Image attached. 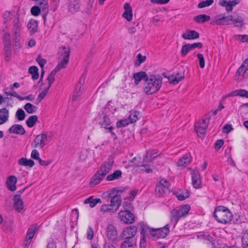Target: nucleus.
Masks as SVG:
<instances>
[{"label":"nucleus","mask_w":248,"mask_h":248,"mask_svg":"<svg viewBox=\"0 0 248 248\" xmlns=\"http://www.w3.org/2000/svg\"><path fill=\"white\" fill-rule=\"evenodd\" d=\"M232 19V15L222 16L217 19L215 22L217 25H228L230 24V21Z\"/></svg>","instance_id":"26"},{"label":"nucleus","mask_w":248,"mask_h":248,"mask_svg":"<svg viewBox=\"0 0 248 248\" xmlns=\"http://www.w3.org/2000/svg\"><path fill=\"white\" fill-rule=\"evenodd\" d=\"M182 37L186 40H194L200 37V34L195 30H187L182 35Z\"/></svg>","instance_id":"18"},{"label":"nucleus","mask_w":248,"mask_h":248,"mask_svg":"<svg viewBox=\"0 0 248 248\" xmlns=\"http://www.w3.org/2000/svg\"><path fill=\"white\" fill-rule=\"evenodd\" d=\"M14 33L20 32V26L19 24V21L18 19H16L14 21V24L13 27Z\"/></svg>","instance_id":"62"},{"label":"nucleus","mask_w":248,"mask_h":248,"mask_svg":"<svg viewBox=\"0 0 248 248\" xmlns=\"http://www.w3.org/2000/svg\"><path fill=\"white\" fill-rule=\"evenodd\" d=\"M124 12L122 16L126 19L127 21H130L133 18L132 9L129 3H125L124 4Z\"/></svg>","instance_id":"16"},{"label":"nucleus","mask_w":248,"mask_h":248,"mask_svg":"<svg viewBox=\"0 0 248 248\" xmlns=\"http://www.w3.org/2000/svg\"><path fill=\"white\" fill-rule=\"evenodd\" d=\"M28 72L31 75V78L33 79H37L38 78L39 74L38 72V68L36 66H31L29 67Z\"/></svg>","instance_id":"38"},{"label":"nucleus","mask_w":248,"mask_h":248,"mask_svg":"<svg viewBox=\"0 0 248 248\" xmlns=\"http://www.w3.org/2000/svg\"><path fill=\"white\" fill-rule=\"evenodd\" d=\"M191 160V157L190 154L185 155L182 158L179 159L177 162L178 166L183 168L186 167Z\"/></svg>","instance_id":"25"},{"label":"nucleus","mask_w":248,"mask_h":248,"mask_svg":"<svg viewBox=\"0 0 248 248\" xmlns=\"http://www.w3.org/2000/svg\"><path fill=\"white\" fill-rule=\"evenodd\" d=\"M4 44V51L5 55V60L8 61L11 57V43Z\"/></svg>","instance_id":"36"},{"label":"nucleus","mask_w":248,"mask_h":248,"mask_svg":"<svg viewBox=\"0 0 248 248\" xmlns=\"http://www.w3.org/2000/svg\"><path fill=\"white\" fill-rule=\"evenodd\" d=\"M179 212L177 209H173L170 212V220L171 221L175 226L177 223L179 219L181 218Z\"/></svg>","instance_id":"31"},{"label":"nucleus","mask_w":248,"mask_h":248,"mask_svg":"<svg viewBox=\"0 0 248 248\" xmlns=\"http://www.w3.org/2000/svg\"><path fill=\"white\" fill-rule=\"evenodd\" d=\"M41 1L38 3L39 5V7L42 9L43 15V17L44 19V21L46 20V16L48 13V0H40Z\"/></svg>","instance_id":"27"},{"label":"nucleus","mask_w":248,"mask_h":248,"mask_svg":"<svg viewBox=\"0 0 248 248\" xmlns=\"http://www.w3.org/2000/svg\"><path fill=\"white\" fill-rule=\"evenodd\" d=\"M214 2V0H206L200 2L198 5L199 8H203L210 6Z\"/></svg>","instance_id":"50"},{"label":"nucleus","mask_w":248,"mask_h":248,"mask_svg":"<svg viewBox=\"0 0 248 248\" xmlns=\"http://www.w3.org/2000/svg\"><path fill=\"white\" fill-rule=\"evenodd\" d=\"M38 120L37 115H32L29 117L26 121V124L29 127H32L36 124Z\"/></svg>","instance_id":"41"},{"label":"nucleus","mask_w":248,"mask_h":248,"mask_svg":"<svg viewBox=\"0 0 248 248\" xmlns=\"http://www.w3.org/2000/svg\"><path fill=\"white\" fill-rule=\"evenodd\" d=\"M163 78L159 74L149 75L143 84V92L147 95L157 93L162 84Z\"/></svg>","instance_id":"1"},{"label":"nucleus","mask_w":248,"mask_h":248,"mask_svg":"<svg viewBox=\"0 0 248 248\" xmlns=\"http://www.w3.org/2000/svg\"><path fill=\"white\" fill-rule=\"evenodd\" d=\"M233 24L235 25V27L241 28L244 24V19L240 16L234 17L233 16H232V19L231 20Z\"/></svg>","instance_id":"39"},{"label":"nucleus","mask_w":248,"mask_h":248,"mask_svg":"<svg viewBox=\"0 0 248 248\" xmlns=\"http://www.w3.org/2000/svg\"><path fill=\"white\" fill-rule=\"evenodd\" d=\"M110 199V205L118 210L122 203V199L120 196L116 194L113 195Z\"/></svg>","instance_id":"22"},{"label":"nucleus","mask_w":248,"mask_h":248,"mask_svg":"<svg viewBox=\"0 0 248 248\" xmlns=\"http://www.w3.org/2000/svg\"><path fill=\"white\" fill-rule=\"evenodd\" d=\"M238 3H239V0H232L229 1L226 0H220L219 1V4L225 7L226 10L228 12H231L233 9V7Z\"/></svg>","instance_id":"11"},{"label":"nucleus","mask_w":248,"mask_h":248,"mask_svg":"<svg viewBox=\"0 0 248 248\" xmlns=\"http://www.w3.org/2000/svg\"><path fill=\"white\" fill-rule=\"evenodd\" d=\"M207 128L200 125H195V130L196 131L197 133H200L203 137L204 136V134L206 131Z\"/></svg>","instance_id":"52"},{"label":"nucleus","mask_w":248,"mask_h":248,"mask_svg":"<svg viewBox=\"0 0 248 248\" xmlns=\"http://www.w3.org/2000/svg\"><path fill=\"white\" fill-rule=\"evenodd\" d=\"M118 215L120 220L125 224H132L135 221V216L130 211L122 210Z\"/></svg>","instance_id":"7"},{"label":"nucleus","mask_w":248,"mask_h":248,"mask_svg":"<svg viewBox=\"0 0 248 248\" xmlns=\"http://www.w3.org/2000/svg\"><path fill=\"white\" fill-rule=\"evenodd\" d=\"M140 238H146V232L147 229H149L148 227L145 225L143 223L140 222Z\"/></svg>","instance_id":"54"},{"label":"nucleus","mask_w":248,"mask_h":248,"mask_svg":"<svg viewBox=\"0 0 248 248\" xmlns=\"http://www.w3.org/2000/svg\"><path fill=\"white\" fill-rule=\"evenodd\" d=\"M19 165L23 166H29L30 167H32L34 165V162L30 159H28L26 158L22 157L19 159L18 161Z\"/></svg>","instance_id":"33"},{"label":"nucleus","mask_w":248,"mask_h":248,"mask_svg":"<svg viewBox=\"0 0 248 248\" xmlns=\"http://www.w3.org/2000/svg\"><path fill=\"white\" fill-rule=\"evenodd\" d=\"M197 238L202 241L204 243L207 244H211L213 248H214L215 246V240L214 238L211 236L208 233H203L197 235Z\"/></svg>","instance_id":"15"},{"label":"nucleus","mask_w":248,"mask_h":248,"mask_svg":"<svg viewBox=\"0 0 248 248\" xmlns=\"http://www.w3.org/2000/svg\"><path fill=\"white\" fill-rule=\"evenodd\" d=\"M174 194L176 195L178 199L180 201H183L186 199V198H189L190 196L189 192L188 191H187L185 194H181L177 192L174 193Z\"/></svg>","instance_id":"51"},{"label":"nucleus","mask_w":248,"mask_h":248,"mask_svg":"<svg viewBox=\"0 0 248 248\" xmlns=\"http://www.w3.org/2000/svg\"><path fill=\"white\" fill-rule=\"evenodd\" d=\"M122 172L120 170H117L110 174L107 176L106 180L108 181H113L114 180H117L122 177Z\"/></svg>","instance_id":"29"},{"label":"nucleus","mask_w":248,"mask_h":248,"mask_svg":"<svg viewBox=\"0 0 248 248\" xmlns=\"http://www.w3.org/2000/svg\"><path fill=\"white\" fill-rule=\"evenodd\" d=\"M191 50L189 48V44H186L183 46L181 50V55L182 57L185 56Z\"/></svg>","instance_id":"55"},{"label":"nucleus","mask_w":248,"mask_h":248,"mask_svg":"<svg viewBox=\"0 0 248 248\" xmlns=\"http://www.w3.org/2000/svg\"><path fill=\"white\" fill-rule=\"evenodd\" d=\"M191 177L193 186L196 189L201 188L202 182L199 171L198 170H193Z\"/></svg>","instance_id":"13"},{"label":"nucleus","mask_w":248,"mask_h":248,"mask_svg":"<svg viewBox=\"0 0 248 248\" xmlns=\"http://www.w3.org/2000/svg\"><path fill=\"white\" fill-rule=\"evenodd\" d=\"M149 75L145 72L140 71L135 73L133 75V78L135 80L134 83L136 85H138L141 80H143L145 82V79L148 78Z\"/></svg>","instance_id":"21"},{"label":"nucleus","mask_w":248,"mask_h":248,"mask_svg":"<svg viewBox=\"0 0 248 248\" xmlns=\"http://www.w3.org/2000/svg\"><path fill=\"white\" fill-rule=\"evenodd\" d=\"M136 159H137L136 157H134L131 160V162L132 163H134V165L136 167H143L144 169H142L141 170L142 171H145L146 173H150V172H152V170L150 168V166L149 165H139L138 163H135V161L136 160Z\"/></svg>","instance_id":"42"},{"label":"nucleus","mask_w":248,"mask_h":248,"mask_svg":"<svg viewBox=\"0 0 248 248\" xmlns=\"http://www.w3.org/2000/svg\"><path fill=\"white\" fill-rule=\"evenodd\" d=\"M36 62L38 63L39 65L41 68H43L45 65L46 63V61L45 59L42 58L41 55H39L36 58Z\"/></svg>","instance_id":"57"},{"label":"nucleus","mask_w":248,"mask_h":248,"mask_svg":"<svg viewBox=\"0 0 248 248\" xmlns=\"http://www.w3.org/2000/svg\"><path fill=\"white\" fill-rule=\"evenodd\" d=\"M99 124L102 127L107 129V126L110 124V121L108 117L105 115L102 120L99 122Z\"/></svg>","instance_id":"46"},{"label":"nucleus","mask_w":248,"mask_h":248,"mask_svg":"<svg viewBox=\"0 0 248 248\" xmlns=\"http://www.w3.org/2000/svg\"><path fill=\"white\" fill-rule=\"evenodd\" d=\"M100 211L101 212H111L115 213L117 210L114 208L112 207L110 204H103L101 206Z\"/></svg>","instance_id":"40"},{"label":"nucleus","mask_w":248,"mask_h":248,"mask_svg":"<svg viewBox=\"0 0 248 248\" xmlns=\"http://www.w3.org/2000/svg\"><path fill=\"white\" fill-rule=\"evenodd\" d=\"M214 217L217 222L226 224L232 221L233 215L227 207L218 206L215 208Z\"/></svg>","instance_id":"3"},{"label":"nucleus","mask_w":248,"mask_h":248,"mask_svg":"<svg viewBox=\"0 0 248 248\" xmlns=\"http://www.w3.org/2000/svg\"><path fill=\"white\" fill-rule=\"evenodd\" d=\"M39 226L36 224H33L30 226L26 234L25 242L24 244L25 248H28L29 246L32 238L36 232L38 230Z\"/></svg>","instance_id":"9"},{"label":"nucleus","mask_w":248,"mask_h":248,"mask_svg":"<svg viewBox=\"0 0 248 248\" xmlns=\"http://www.w3.org/2000/svg\"><path fill=\"white\" fill-rule=\"evenodd\" d=\"M113 164V159L111 157H109L100 166L97 171L104 177L111 170Z\"/></svg>","instance_id":"8"},{"label":"nucleus","mask_w":248,"mask_h":248,"mask_svg":"<svg viewBox=\"0 0 248 248\" xmlns=\"http://www.w3.org/2000/svg\"><path fill=\"white\" fill-rule=\"evenodd\" d=\"M210 118V116L206 115L205 116V118H203L202 119V123L201 122H200L198 124L200 125L203 126L207 128L208 126L209 123V120Z\"/></svg>","instance_id":"59"},{"label":"nucleus","mask_w":248,"mask_h":248,"mask_svg":"<svg viewBox=\"0 0 248 248\" xmlns=\"http://www.w3.org/2000/svg\"><path fill=\"white\" fill-rule=\"evenodd\" d=\"M82 89L80 87L76 86L73 92L72 100L73 101H77L78 98L81 95Z\"/></svg>","instance_id":"44"},{"label":"nucleus","mask_w":248,"mask_h":248,"mask_svg":"<svg viewBox=\"0 0 248 248\" xmlns=\"http://www.w3.org/2000/svg\"><path fill=\"white\" fill-rule=\"evenodd\" d=\"M152 235L157 238H165L170 232L169 225L166 224L164 227L157 229H150Z\"/></svg>","instance_id":"6"},{"label":"nucleus","mask_w":248,"mask_h":248,"mask_svg":"<svg viewBox=\"0 0 248 248\" xmlns=\"http://www.w3.org/2000/svg\"><path fill=\"white\" fill-rule=\"evenodd\" d=\"M184 73H177L175 75L170 77L169 79L174 84H176L181 81L184 78Z\"/></svg>","instance_id":"37"},{"label":"nucleus","mask_w":248,"mask_h":248,"mask_svg":"<svg viewBox=\"0 0 248 248\" xmlns=\"http://www.w3.org/2000/svg\"><path fill=\"white\" fill-rule=\"evenodd\" d=\"M16 117L19 121H23L26 117L25 112L21 108H19L16 112Z\"/></svg>","instance_id":"48"},{"label":"nucleus","mask_w":248,"mask_h":248,"mask_svg":"<svg viewBox=\"0 0 248 248\" xmlns=\"http://www.w3.org/2000/svg\"><path fill=\"white\" fill-rule=\"evenodd\" d=\"M190 210V207L188 204H185L177 209L181 217H185L188 215Z\"/></svg>","instance_id":"35"},{"label":"nucleus","mask_w":248,"mask_h":248,"mask_svg":"<svg viewBox=\"0 0 248 248\" xmlns=\"http://www.w3.org/2000/svg\"><path fill=\"white\" fill-rule=\"evenodd\" d=\"M129 124L126 120H122L118 121L116 123L117 127H125Z\"/></svg>","instance_id":"64"},{"label":"nucleus","mask_w":248,"mask_h":248,"mask_svg":"<svg viewBox=\"0 0 248 248\" xmlns=\"http://www.w3.org/2000/svg\"><path fill=\"white\" fill-rule=\"evenodd\" d=\"M3 17L4 19V23H6L8 21H10L12 18L11 13L9 11H5L3 14Z\"/></svg>","instance_id":"61"},{"label":"nucleus","mask_w":248,"mask_h":248,"mask_svg":"<svg viewBox=\"0 0 248 248\" xmlns=\"http://www.w3.org/2000/svg\"><path fill=\"white\" fill-rule=\"evenodd\" d=\"M59 53L61 54L63 57L54 69L56 72H58L62 69L64 68L68 64L70 56V48L65 46H62L60 48Z\"/></svg>","instance_id":"4"},{"label":"nucleus","mask_w":248,"mask_h":248,"mask_svg":"<svg viewBox=\"0 0 248 248\" xmlns=\"http://www.w3.org/2000/svg\"><path fill=\"white\" fill-rule=\"evenodd\" d=\"M242 246L244 248H248V230L244 232L242 238Z\"/></svg>","instance_id":"49"},{"label":"nucleus","mask_w":248,"mask_h":248,"mask_svg":"<svg viewBox=\"0 0 248 248\" xmlns=\"http://www.w3.org/2000/svg\"><path fill=\"white\" fill-rule=\"evenodd\" d=\"M24 108L29 114L33 113L37 109L36 107L30 103L26 104L24 107Z\"/></svg>","instance_id":"45"},{"label":"nucleus","mask_w":248,"mask_h":248,"mask_svg":"<svg viewBox=\"0 0 248 248\" xmlns=\"http://www.w3.org/2000/svg\"><path fill=\"white\" fill-rule=\"evenodd\" d=\"M197 58L199 61V65L201 68H203L205 66V60L202 54L198 53Z\"/></svg>","instance_id":"58"},{"label":"nucleus","mask_w":248,"mask_h":248,"mask_svg":"<svg viewBox=\"0 0 248 248\" xmlns=\"http://www.w3.org/2000/svg\"><path fill=\"white\" fill-rule=\"evenodd\" d=\"M210 19V16L206 15H199L194 17V20L198 23H203Z\"/></svg>","instance_id":"34"},{"label":"nucleus","mask_w":248,"mask_h":248,"mask_svg":"<svg viewBox=\"0 0 248 248\" xmlns=\"http://www.w3.org/2000/svg\"><path fill=\"white\" fill-rule=\"evenodd\" d=\"M46 144L45 140H44L42 136H40V135H38L31 143L33 148L40 149H42Z\"/></svg>","instance_id":"14"},{"label":"nucleus","mask_w":248,"mask_h":248,"mask_svg":"<svg viewBox=\"0 0 248 248\" xmlns=\"http://www.w3.org/2000/svg\"><path fill=\"white\" fill-rule=\"evenodd\" d=\"M13 207L18 212L21 213L24 210V202L20 194H16L13 197Z\"/></svg>","instance_id":"10"},{"label":"nucleus","mask_w":248,"mask_h":248,"mask_svg":"<svg viewBox=\"0 0 248 248\" xmlns=\"http://www.w3.org/2000/svg\"><path fill=\"white\" fill-rule=\"evenodd\" d=\"M158 153V151L157 150H148L146 152V157L147 158H149L150 160H152L158 156L157 155Z\"/></svg>","instance_id":"47"},{"label":"nucleus","mask_w":248,"mask_h":248,"mask_svg":"<svg viewBox=\"0 0 248 248\" xmlns=\"http://www.w3.org/2000/svg\"><path fill=\"white\" fill-rule=\"evenodd\" d=\"M57 72L54 69L50 72L47 77V80L48 81V87L50 89L52 84L55 80V76Z\"/></svg>","instance_id":"43"},{"label":"nucleus","mask_w":248,"mask_h":248,"mask_svg":"<svg viewBox=\"0 0 248 248\" xmlns=\"http://www.w3.org/2000/svg\"><path fill=\"white\" fill-rule=\"evenodd\" d=\"M32 15L38 16L41 13V8L37 6H33L31 10Z\"/></svg>","instance_id":"56"},{"label":"nucleus","mask_w":248,"mask_h":248,"mask_svg":"<svg viewBox=\"0 0 248 248\" xmlns=\"http://www.w3.org/2000/svg\"><path fill=\"white\" fill-rule=\"evenodd\" d=\"M67 4L69 12L73 13L78 11L80 6L79 0H68Z\"/></svg>","instance_id":"20"},{"label":"nucleus","mask_w":248,"mask_h":248,"mask_svg":"<svg viewBox=\"0 0 248 248\" xmlns=\"http://www.w3.org/2000/svg\"><path fill=\"white\" fill-rule=\"evenodd\" d=\"M117 231L116 228L112 224H109L107 228V236L108 239L111 241L116 240L117 237Z\"/></svg>","instance_id":"12"},{"label":"nucleus","mask_w":248,"mask_h":248,"mask_svg":"<svg viewBox=\"0 0 248 248\" xmlns=\"http://www.w3.org/2000/svg\"><path fill=\"white\" fill-rule=\"evenodd\" d=\"M102 201L100 199L97 198L93 199V196L90 197L84 201L85 204L89 203L91 208L95 207L97 203H100Z\"/></svg>","instance_id":"28"},{"label":"nucleus","mask_w":248,"mask_h":248,"mask_svg":"<svg viewBox=\"0 0 248 248\" xmlns=\"http://www.w3.org/2000/svg\"><path fill=\"white\" fill-rule=\"evenodd\" d=\"M240 67L238 69L235 76V80L237 82H240L243 80L245 78H246V74L247 73V71L244 70V69L242 68L241 70H240Z\"/></svg>","instance_id":"32"},{"label":"nucleus","mask_w":248,"mask_h":248,"mask_svg":"<svg viewBox=\"0 0 248 248\" xmlns=\"http://www.w3.org/2000/svg\"><path fill=\"white\" fill-rule=\"evenodd\" d=\"M8 132L9 133H14L20 135H23L26 133L23 126L18 124H13L8 129Z\"/></svg>","instance_id":"17"},{"label":"nucleus","mask_w":248,"mask_h":248,"mask_svg":"<svg viewBox=\"0 0 248 248\" xmlns=\"http://www.w3.org/2000/svg\"><path fill=\"white\" fill-rule=\"evenodd\" d=\"M116 193V188H113L111 190H108L103 193V195L105 198H111L114 194Z\"/></svg>","instance_id":"60"},{"label":"nucleus","mask_w":248,"mask_h":248,"mask_svg":"<svg viewBox=\"0 0 248 248\" xmlns=\"http://www.w3.org/2000/svg\"><path fill=\"white\" fill-rule=\"evenodd\" d=\"M16 182L17 178L15 176H10L8 177L6 182V186L9 190L14 191L16 190Z\"/></svg>","instance_id":"19"},{"label":"nucleus","mask_w":248,"mask_h":248,"mask_svg":"<svg viewBox=\"0 0 248 248\" xmlns=\"http://www.w3.org/2000/svg\"><path fill=\"white\" fill-rule=\"evenodd\" d=\"M123 206L124 209V210L130 211V210H132L133 208L132 203L129 202H124L123 203Z\"/></svg>","instance_id":"63"},{"label":"nucleus","mask_w":248,"mask_h":248,"mask_svg":"<svg viewBox=\"0 0 248 248\" xmlns=\"http://www.w3.org/2000/svg\"><path fill=\"white\" fill-rule=\"evenodd\" d=\"M9 117V111L6 108H0V125L8 121Z\"/></svg>","instance_id":"23"},{"label":"nucleus","mask_w":248,"mask_h":248,"mask_svg":"<svg viewBox=\"0 0 248 248\" xmlns=\"http://www.w3.org/2000/svg\"><path fill=\"white\" fill-rule=\"evenodd\" d=\"M137 230V227L133 225L123 230L120 236L125 240L121 244V248H135L137 246V239L135 236Z\"/></svg>","instance_id":"2"},{"label":"nucleus","mask_w":248,"mask_h":248,"mask_svg":"<svg viewBox=\"0 0 248 248\" xmlns=\"http://www.w3.org/2000/svg\"><path fill=\"white\" fill-rule=\"evenodd\" d=\"M170 183L167 180L162 179L157 184L155 189L156 196L163 197L170 192Z\"/></svg>","instance_id":"5"},{"label":"nucleus","mask_w":248,"mask_h":248,"mask_svg":"<svg viewBox=\"0 0 248 248\" xmlns=\"http://www.w3.org/2000/svg\"><path fill=\"white\" fill-rule=\"evenodd\" d=\"M104 178V177L101 175L99 172H97L93 175L91 179L89 185L91 187H93L98 184Z\"/></svg>","instance_id":"24"},{"label":"nucleus","mask_w":248,"mask_h":248,"mask_svg":"<svg viewBox=\"0 0 248 248\" xmlns=\"http://www.w3.org/2000/svg\"><path fill=\"white\" fill-rule=\"evenodd\" d=\"M28 28L31 34H34L37 31L38 23L35 20L31 19L28 23Z\"/></svg>","instance_id":"30"},{"label":"nucleus","mask_w":248,"mask_h":248,"mask_svg":"<svg viewBox=\"0 0 248 248\" xmlns=\"http://www.w3.org/2000/svg\"><path fill=\"white\" fill-rule=\"evenodd\" d=\"M137 61L135 62L136 66H140L141 63L144 62L146 59L145 56H142L140 53H139L137 56Z\"/></svg>","instance_id":"53"}]
</instances>
